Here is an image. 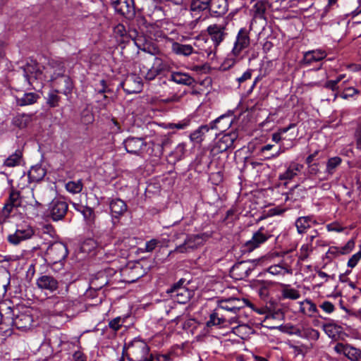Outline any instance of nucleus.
Instances as JSON below:
<instances>
[{"label": "nucleus", "instance_id": "nucleus-29", "mask_svg": "<svg viewBox=\"0 0 361 361\" xmlns=\"http://www.w3.org/2000/svg\"><path fill=\"white\" fill-rule=\"evenodd\" d=\"M300 312L309 317H314L318 312L316 305L310 300L306 299L299 302Z\"/></svg>", "mask_w": 361, "mask_h": 361}, {"label": "nucleus", "instance_id": "nucleus-64", "mask_svg": "<svg viewBox=\"0 0 361 361\" xmlns=\"http://www.w3.org/2000/svg\"><path fill=\"white\" fill-rule=\"evenodd\" d=\"M64 82L66 84V89L63 91V93L66 95H68L72 92L73 83L68 78H65Z\"/></svg>", "mask_w": 361, "mask_h": 361}, {"label": "nucleus", "instance_id": "nucleus-58", "mask_svg": "<svg viewBox=\"0 0 361 361\" xmlns=\"http://www.w3.org/2000/svg\"><path fill=\"white\" fill-rule=\"evenodd\" d=\"M328 231L334 232H342L344 231V228L337 222L329 224L326 226Z\"/></svg>", "mask_w": 361, "mask_h": 361}, {"label": "nucleus", "instance_id": "nucleus-3", "mask_svg": "<svg viewBox=\"0 0 361 361\" xmlns=\"http://www.w3.org/2000/svg\"><path fill=\"white\" fill-rule=\"evenodd\" d=\"M126 349L130 361H153L152 355L148 358L149 348L143 340L133 339L127 345Z\"/></svg>", "mask_w": 361, "mask_h": 361}, {"label": "nucleus", "instance_id": "nucleus-26", "mask_svg": "<svg viewBox=\"0 0 361 361\" xmlns=\"http://www.w3.org/2000/svg\"><path fill=\"white\" fill-rule=\"evenodd\" d=\"M326 56L327 54L324 50H311L304 54L303 61L305 64L310 65L314 62H317L324 59Z\"/></svg>", "mask_w": 361, "mask_h": 361}, {"label": "nucleus", "instance_id": "nucleus-54", "mask_svg": "<svg viewBox=\"0 0 361 361\" xmlns=\"http://www.w3.org/2000/svg\"><path fill=\"white\" fill-rule=\"evenodd\" d=\"M319 307L327 314L332 313L335 310L334 305L329 301L323 302Z\"/></svg>", "mask_w": 361, "mask_h": 361}, {"label": "nucleus", "instance_id": "nucleus-36", "mask_svg": "<svg viewBox=\"0 0 361 361\" xmlns=\"http://www.w3.org/2000/svg\"><path fill=\"white\" fill-rule=\"evenodd\" d=\"M267 8V2L258 1L252 6L251 12L255 18L264 19Z\"/></svg>", "mask_w": 361, "mask_h": 361}, {"label": "nucleus", "instance_id": "nucleus-34", "mask_svg": "<svg viewBox=\"0 0 361 361\" xmlns=\"http://www.w3.org/2000/svg\"><path fill=\"white\" fill-rule=\"evenodd\" d=\"M298 335L311 341H316L319 338V332L312 327H302L298 331Z\"/></svg>", "mask_w": 361, "mask_h": 361}, {"label": "nucleus", "instance_id": "nucleus-4", "mask_svg": "<svg viewBox=\"0 0 361 361\" xmlns=\"http://www.w3.org/2000/svg\"><path fill=\"white\" fill-rule=\"evenodd\" d=\"M25 82L28 86H32L35 80H39L41 82L46 81L43 67L36 61H30L21 68Z\"/></svg>", "mask_w": 361, "mask_h": 361}, {"label": "nucleus", "instance_id": "nucleus-45", "mask_svg": "<svg viewBox=\"0 0 361 361\" xmlns=\"http://www.w3.org/2000/svg\"><path fill=\"white\" fill-rule=\"evenodd\" d=\"M21 197L18 191L12 190L10 192L9 198L7 201V203L11 204L15 207H18L21 205Z\"/></svg>", "mask_w": 361, "mask_h": 361}, {"label": "nucleus", "instance_id": "nucleus-60", "mask_svg": "<svg viewBox=\"0 0 361 361\" xmlns=\"http://www.w3.org/2000/svg\"><path fill=\"white\" fill-rule=\"evenodd\" d=\"M190 126V120H183L178 123H173L171 125V128H176L178 130L185 129Z\"/></svg>", "mask_w": 361, "mask_h": 361}, {"label": "nucleus", "instance_id": "nucleus-17", "mask_svg": "<svg viewBox=\"0 0 361 361\" xmlns=\"http://www.w3.org/2000/svg\"><path fill=\"white\" fill-rule=\"evenodd\" d=\"M338 354H343L351 361H361V350L349 344L338 343L334 348Z\"/></svg>", "mask_w": 361, "mask_h": 361}, {"label": "nucleus", "instance_id": "nucleus-38", "mask_svg": "<svg viewBox=\"0 0 361 361\" xmlns=\"http://www.w3.org/2000/svg\"><path fill=\"white\" fill-rule=\"evenodd\" d=\"M281 286L282 287L281 295L283 298L290 300H297L300 298V293L298 290L290 288L289 285L283 283H281Z\"/></svg>", "mask_w": 361, "mask_h": 361}, {"label": "nucleus", "instance_id": "nucleus-49", "mask_svg": "<svg viewBox=\"0 0 361 361\" xmlns=\"http://www.w3.org/2000/svg\"><path fill=\"white\" fill-rule=\"evenodd\" d=\"M28 193L31 195V198L26 202V203L30 206L35 207H39L41 206V202L39 201H42V199H39V200H37L33 190H30L28 191Z\"/></svg>", "mask_w": 361, "mask_h": 361}, {"label": "nucleus", "instance_id": "nucleus-5", "mask_svg": "<svg viewBox=\"0 0 361 361\" xmlns=\"http://www.w3.org/2000/svg\"><path fill=\"white\" fill-rule=\"evenodd\" d=\"M238 137V133L236 130H232L229 133L219 135L214 141L211 153L215 156L226 152L233 147Z\"/></svg>", "mask_w": 361, "mask_h": 361}, {"label": "nucleus", "instance_id": "nucleus-46", "mask_svg": "<svg viewBox=\"0 0 361 361\" xmlns=\"http://www.w3.org/2000/svg\"><path fill=\"white\" fill-rule=\"evenodd\" d=\"M60 97L58 95V91H51L48 94L47 103L50 107H56L59 105Z\"/></svg>", "mask_w": 361, "mask_h": 361}, {"label": "nucleus", "instance_id": "nucleus-56", "mask_svg": "<svg viewBox=\"0 0 361 361\" xmlns=\"http://www.w3.org/2000/svg\"><path fill=\"white\" fill-rule=\"evenodd\" d=\"M336 328V326L332 324H326L323 326L324 331L331 338L335 337Z\"/></svg>", "mask_w": 361, "mask_h": 361}, {"label": "nucleus", "instance_id": "nucleus-15", "mask_svg": "<svg viewBox=\"0 0 361 361\" xmlns=\"http://www.w3.org/2000/svg\"><path fill=\"white\" fill-rule=\"evenodd\" d=\"M227 23L224 21L221 23H215L207 27V32L212 38L215 47H218L225 39L227 33L226 32V27Z\"/></svg>", "mask_w": 361, "mask_h": 361}, {"label": "nucleus", "instance_id": "nucleus-35", "mask_svg": "<svg viewBox=\"0 0 361 361\" xmlns=\"http://www.w3.org/2000/svg\"><path fill=\"white\" fill-rule=\"evenodd\" d=\"M268 273L273 276H283L286 274H292L293 270L289 267L283 266L282 264H274L270 266L267 269Z\"/></svg>", "mask_w": 361, "mask_h": 361}, {"label": "nucleus", "instance_id": "nucleus-24", "mask_svg": "<svg viewBox=\"0 0 361 361\" xmlns=\"http://www.w3.org/2000/svg\"><path fill=\"white\" fill-rule=\"evenodd\" d=\"M169 80L178 85L190 86L195 82V80L188 73L183 72H172L169 76Z\"/></svg>", "mask_w": 361, "mask_h": 361}, {"label": "nucleus", "instance_id": "nucleus-10", "mask_svg": "<svg viewBox=\"0 0 361 361\" xmlns=\"http://www.w3.org/2000/svg\"><path fill=\"white\" fill-rule=\"evenodd\" d=\"M34 233L35 231L30 225H18L15 233L8 235L7 240L11 244L17 245L22 241L31 238Z\"/></svg>", "mask_w": 361, "mask_h": 361}, {"label": "nucleus", "instance_id": "nucleus-2", "mask_svg": "<svg viewBox=\"0 0 361 361\" xmlns=\"http://www.w3.org/2000/svg\"><path fill=\"white\" fill-rule=\"evenodd\" d=\"M232 123V119L229 116L222 115L211 121L208 125H202L193 130L189 135L190 141L195 145H201L206 137V135L210 130L216 129L223 130L224 127H229Z\"/></svg>", "mask_w": 361, "mask_h": 361}, {"label": "nucleus", "instance_id": "nucleus-52", "mask_svg": "<svg viewBox=\"0 0 361 361\" xmlns=\"http://www.w3.org/2000/svg\"><path fill=\"white\" fill-rule=\"evenodd\" d=\"M140 271V265L135 266L133 269L130 271L129 274L132 276V279L130 281V282H135L143 275L140 271Z\"/></svg>", "mask_w": 361, "mask_h": 361}, {"label": "nucleus", "instance_id": "nucleus-6", "mask_svg": "<svg viewBox=\"0 0 361 361\" xmlns=\"http://www.w3.org/2000/svg\"><path fill=\"white\" fill-rule=\"evenodd\" d=\"M204 241L205 238L203 234L189 235L185 238L183 243L176 245L175 249L171 250L169 254H188L192 252L202 245Z\"/></svg>", "mask_w": 361, "mask_h": 361}, {"label": "nucleus", "instance_id": "nucleus-42", "mask_svg": "<svg viewBox=\"0 0 361 361\" xmlns=\"http://www.w3.org/2000/svg\"><path fill=\"white\" fill-rule=\"evenodd\" d=\"M82 187L83 185L81 180L68 181L66 184L67 191L73 194L80 192L82 190Z\"/></svg>", "mask_w": 361, "mask_h": 361}, {"label": "nucleus", "instance_id": "nucleus-50", "mask_svg": "<svg viewBox=\"0 0 361 361\" xmlns=\"http://www.w3.org/2000/svg\"><path fill=\"white\" fill-rule=\"evenodd\" d=\"M239 57H235L234 56H232V51H231V54L229 56L225 59L224 62V66L225 68H231L233 66L235 63L239 60Z\"/></svg>", "mask_w": 361, "mask_h": 361}, {"label": "nucleus", "instance_id": "nucleus-30", "mask_svg": "<svg viewBox=\"0 0 361 361\" xmlns=\"http://www.w3.org/2000/svg\"><path fill=\"white\" fill-rule=\"evenodd\" d=\"M209 11L216 16L225 14L228 11L226 0H211Z\"/></svg>", "mask_w": 361, "mask_h": 361}, {"label": "nucleus", "instance_id": "nucleus-61", "mask_svg": "<svg viewBox=\"0 0 361 361\" xmlns=\"http://www.w3.org/2000/svg\"><path fill=\"white\" fill-rule=\"evenodd\" d=\"M41 229L42 233L44 234H47L51 237H53L55 235V231L53 226L50 224L43 225Z\"/></svg>", "mask_w": 361, "mask_h": 361}, {"label": "nucleus", "instance_id": "nucleus-22", "mask_svg": "<svg viewBox=\"0 0 361 361\" xmlns=\"http://www.w3.org/2000/svg\"><path fill=\"white\" fill-rule=\"evenodd\" d=\"M112 5L116 11L123 16H129L134 13L133 0H113Z\"/></svg>", "mask_w": 361, "mask_h": 361}, {"label": "nucleus", "instance_id": "nucleus-14", "mask_svg": "<svg viewBox=\"0 0 361 361\" xmlns=\"http://www.w3.org/2000/svg\"><path fill=\"white\" fill-rule=\"evenodd\" d=\"M68 204L61 199H54L49 206V214L54 221L62 219L68 211Z\"/></svg>", "mask_w": 361, "mask_h": 361}, {"label": "nucleus", "instance_id": "nucleus-32", "mask_svg": "<svg viewBox=\"0 0 361 361\" xmlns=\"http://www.w3.org/2000/svg\"><path fill=\"white\" fill-rule=\"evenodd\" d=\"M171 49L177 55L188 56L194 52V49L190 44H183L173 42L171 45Z\"/></svg>", "mask_w": 361, "mask_h": 361}, {"label": "nucleus", "instance_id": "nucleus-21", "mask_svg": "<svg viewBox=\"0 0 361 361\" xmlns=\"http://www.w3.org/2000/svg\"><path fill=\"white\" fill-rule=\"evenodd\" d=\"M136 239L130 236L119 238L114 244L116 250L120 252V255H126V252L135 246Z\"/></svg>", "mask_w": 361, "mask_h": 361}, {"label": "nucleus", "instance_id": "nucleus-23", "mask_svg": "<svg viewBox=\"0 0 361 361\" xmlns=\"http://www.w3.org/2000/svg\"><path fill=\"white\" fill-rule=\"evenodd\" d=\"M251 271V264L249 262H240L232 267L231 273L236 279H243L249 276Z\"/></svg>", "mask_w": 361, "mask_h": 361}, {"label": "nucleus", "instance_id": "nucleus-44", "mask_svg": "<svg viewBox=\"0 0 361 361\" xmlns=\"http://www.w3.org/2000/svg\"><path fill=\"white\" fill-rule=\"evenodd\" d=\"M312 252V245L311 243H305L303 244L300 249L298 254V258L301 261H304L310 255V253Z\"/></svg>", "mask_w": 361, "mask_h": 361}, {"label": "nucleus", "instance_id": "nucleus-25", "mask_svg": "<svg viewBox=\"0 0 361 361\" xmlns=\"http://www.w3.org/2000/svg\"><path fill=\"white\" fill-rule=\"evenodd\" d=\"M227 317L223 314L217 307L210 314L209 320L207 322V326L211 327L212 326H226L228 324L226 322Z\"/></svg>", "mask_w": 361, "mask_h": 361}, {"label": "nucleus", "instance_id": "nucleus-59", "mask_svg": "<svg viewBox=\"0 0 361 361\" xmlns=\"http://www.w3.org/2000/svg\"><path fill=\"white\" fill-rule=\"evenodd\" d=\"M158 244V240L156 239H152L145 243V251L152 252Z\"/></svg>", "mask_w": 361, "mask_h": 361}, {"label": "nucleus", "instance_id": "nucleus-62", "mask_svg": "<svg viewBox=\"0 0 361 361\" xmlns=\"http://www.w3.org/2000/svg\"><path fill=\"white\" fill-rule=\"evenodd\" d=\"M216 49H217V47H215V45H214L213 48L209 47L208 49H204V53L207 54V56L209 60L212 61V60L215 59Z\"/></svg>", "mask_w": 361, "mask_h": 361}, {"label": "nucleus", "instance_id": "nucleus-27", "mask_svg": "<svg viewBox=\"0 0 361 361\" xmlns=\"http://www.w3.org/2000/svg\"><path fill=\"white\" fill-rule=\"evenodd\" d=\"M303 166L296 162H291L286 171L279 175L280 180H291L302 169Z\"/></svg>", "mask_w": 361, "mask_h": 361}, {"label": "nucleus", "instance_id": "nucleus-20", "mask_svg": "<svg viewBox=\"0 0 361 361\" xmlns=\"http://www.w3.org/2000/svg\"><path fill=\"white\" fill-rule=\"evenodd\" d=\"M355 247V240L351 239L348 240L346 244L341 247L331 246L329 248L326 252L327 258L336 257L341 255L349 254Z\"/></svg>", "mask_w": 361, "mask_h": 361}, {"label": "nucleus", "instance_id": "nucleus-9", "mask_svg": "<svg viewBox=\"0 0 361 361\" xmlns=\"http://www.w3.org/2000/svg\"><path fill=\"white\" fill-rule=\"evenodd\" d=\"M185 280L181 279L166 291L174 300L180 304L186 303L192 295L191 291L183 286Z\"/></svg>", "mask_w": 361, "mask_h": 361}, {"label": "nucleus", "instance_id": "nucleus-16", "mask_svg": "<svg viewBox=\"0 0 361 361\" xmlns=\"http://www.w3.org/2000/svg\"><path fill=\"white\" fill-rule=\"evenodd\" d=\"M124 146L128 153L142 155L147 152V143L142 138L128 137L124 141Z\"/></svg>", "mask_w": 361, "mask_h": 361}, {"label": "nucleus", "instance_id": "nucleus-37", "mask_svg": "<svg viewBox=\"0 0 361 361\" xmlns=\"http://www.w3.org/2000/svg\"><path fill=\"white\" fill-rule=\"evenodd\" d=\"M22 159L23 151L18 149L4 161V164L8 167H14L20 165Z\"/></svg>", "mask_w": 361, "mask_h": 361}, {"label": "nucleus", "instance_id": "nucleus-19", "mask_svg": "<svg viewBox=\"0 0 361 361\" xmlns=\"http://www.w3.org/2000/svg\"><path fill=\"white\" fill-rule=\"evenodd\" d=\"M113 223L115 224L127 211V205L121 199H114L109 204Z\"/></svg>", "mask_w": 361, "mask_h": 361}, {"label": "nucleus", "instance_id": "nucleus-28", "mask_svg": "<svg viewBox=\"0 0 361 361\" xmlns=\"http://www.w3.org/2000/svg\"><path fill=\"white\" fill-rule=\"evenodd\" d=\"M311 224H316L317 222L313 219L312 216H300L295 221V226L297 231L300 234H302L306 232L307 229L310 228Z\"/></svg>", "mask_w": 361, "mask_h": 361}, {"label": "nucleus", "instance_id": "nucleus-7", "mask_svg": "<svg viewBox=\"0 0 361 361\" xmlns=\"http://www.w3.org/2000/svg\"><path fill=\"white\" fill-rule=\"evenodd\" d=\"M13 325L21 331H27L34 326V319L32 312L28 309L18 312L14 314Z\"/></svg>", "mask_w": 361, "mask_h": 361}, {"label": "nucleus", "instance_id": "nucleus-18", "mask_svg": "<svg viewBox=\"0 0 361 361\" xmlns=\"http://www.w3.org/2000/svg\"><path fill=\"white\" fill-rule=\"evenodd\" d=\"M36 285L42 291L51 293L59 288V281L51 275H41L36 280Z\"/></svg>", "mask_w": 361, "mask_h": 361}, {"label": "nucleus", "instance_id": "nucleus-63", "mask_svg": "<svg viewBox=\"0 0 361 361\" xmlns=\"http://www.w3.org/2000/svg\"><path fill=\"white\" fill-rule=\"evenodd\" d=\"M252 77V70L248 69L240 77L237 78L238 82L239 84L250 79Z\"/></svg>", "mask_w": 361, "mask_h": 361}, {"label": "nucleus", "instance_id": "nucleus-33", "mask_svg": "<svg viewBox=\"0 0 361 361\" xmlns=\"http://www.w3.org/2000/svg\"><path fill=\"white\" fill-rule=\"evenodd\" d=\"M46 170L41 165H35L31 167L28 171L30 182H38L44 178Z\"/></svg>", "mask_w": 361, "mask_h": 361}, {"label": "nucleus", "instance_id": "nucleus-13", "mask_svg": "<svg viewBox=\"0 0 361 361\" xmlns=\"http://www.w3.org/2000/svg\"><path fill=\"white\" fill-rule=\"evenodd\" d=\"M270 237L271 235L264 228L260 227L257 231L253 233L252 238L244 244L245 250L247 252L253 251L264 243Z\"/></svg>", "mask_w": 361, "mask_h": 361}, {"label": "nucleus", "instance_id": "nucleus-41", "mask_svg": "<svg viewBox=\"0 0 361 361\" xmlns=\"http://www.w3.org/2000/svg\"><path fill=\"white\" fill-rule=\"evenodd\" d=\"M31 119L30 115L19 114L13 118V123L19 128H24L30 123Z\"/></svg>", "mask_w": 361, "mask_h": 361}, {"label": "nucleus", "instance_id": "nucleus-11", "mask_svg": "<svg viewBox=\"0 0 361 361\" xmlns=\"http://www.w3.org/2000/svg\"><path fill=\"white\" fill-rule=\"evenodd\" d=\"M68 255V250L65 244L56 242L51 244L47 250V256L49 261L56 264L65 259Z\"/></svg>", "mask_w": 361, "mask_h": 361}, {"label": "nucleus", "instance_id": "nucleus-57", "mask_svg": "<svg viewBox=\"0 0 361 361\" xmlns=\"http://www.w3.org/2000/svg\"><path fill=\"white\" fill-rule=\"evenodd\" d=\"M358 93V90L354 87H347L344 88L343 92L341 94V97L343 99H347L350 97H353V95Z\"/></svg>", "mask_w": 361, "mask_h": 361}, {"label": "nucleus", "instance_id": "nucleus-43", "mask_svg": "<svg viewBox=\"0 0 361 361\" xmlns=\"http://www.w3.org/2000/svg\"><path fill=\"white\" fill-rule=\"evenodd\" d=\"M216 307L221 312L228 311L233 314L235 313V312H234L235 307H233V305L232 298H228L226 300H220L219 302Z\"/></svg>", "mask_w": 361, "mask_h": 361}, {"label": "nucleus", "instance_id": "nucleus-8", "mask_svg": "<svg viewBox=\"0 0 361 361\" xmlns=\"http://www.w3.org/2000/svg\"><path fill=\"white\" fill-rule=\"evenodd\" d=\"M251 29V27L250 29L242 27L238 30L232 49V56L239 57L242 51L249 47L250 44V32Z\"/></svg>", "mask_w": 361, "mask_h": 361}, {"label": "nucleus", "instance_id": "nucleus-51", "mask_svg": "<svg viewBox=\"0 0 361 361\" xmlns=\"http://www.w3.org/2000/svg\"><path fill=\"white\" fill-rule=\"evenodd\" d=\"M223 314H224V315H226L228 318L227 319H226V322L227 324H233V323H236L237 322V320H238V312H235V313H231V312H229L228 311H226V312H223Z\"/></svg>", "mask_w": 361, "mask_h": 361}, {"label": "nucleus", "instance_id": "nucleus-31", "mask_svg": "<svg viewBox=\"0 0 361 361\" xmlns=\"http://www.w3.org/2000/svg\"><path fill=\"white\" fill-rule=\"evenodd\" d=\"M342 162L341 158L339 157H334L329 158L326 161V170H325V177L322 179L327 180L329 177L332 176V175L335 173L336 169L341 165Z\"/></svg>", "mask_w": 361, "mask_h": 361}, {"label": "nucleus", "instance_id": "nucleus-48", "mask_svg": "<svg viewBox=\"0 0 361 361\" xmlns=\"http://www.w3.org/2000/svg\"><path fill=\"white\" fill-rule=\"evenodd\" d=\"M82 213L84 218L88 223L93 222L94 219V212L92 208L85 207L83 209Z\"/></svg>", "mask_w": 361, "mask_h": 361}, {"label": "nucleus", "instance_id": "nucleus-1", "mask_svg": "<svg viewBox=\"0 0 361 361\" xmlns=\"http://www.w3.org/2000/svg\"><path fill=\"white\" fill-rule=\"evenodd\" d=\"M166 68V65L161 59L155 57L152 65L147 64L145 61L139 63V75L130 74L122 82V87L128 94L139 93L143 87L142 78L147 80H154Z\"/></svg>", "mask_w": 361, "mask_h": 361}, {"label": "nucleus", "instance_id": "nucleus-12", "mask_svg": "<svg viewBox=\"0 0 361 361\" xmlns=\"http://www.w3.org/2000/svg\"><path fill=\"white\" fill-rule=\"evenodd\" d=\"M43 70L44 71L45 80L49 82L63 75L65 67L62 61L52 59L49 61L47 66L43 67Z\"/></svg>", "mask_w": 361, "mask_h": 361}, {"label": "nucleus", "instance_id": "nucleus-39", "mask_svg": "<svg viewBox=\"0 0 361 361\" xmlns=\"http://www.w3.org/2000/svg\"><path fill=\"white\" fill-rule=\"evenodd\" d=\"M211 0H192L190 5V10L192 12L200 13L209 9Z\"/></svg>", "mask_w": 361, "mask_h": 361}, {"label": "nucleus", "instance_id": "nucleus-40", "mask_svg": "<svg viewBox=\"0 0 361 361\" xmlns=\"http://www.w3.org/2000/svg\"><path fill=\"white\" fill-rule=\"evenodd\" d=\"M38 95L34 92L25 93L20 98H17V104L20 106L30 105L35 103L38 99Z\"/></svg>", "mask_w": 361, "mask_h": 361}, {"label": "nucleus", "instance_id": "nucleus-53", "mask_svg": "<svg viewBox=\"0 0 361 361\" xmlns=\"http://www.w3.org/2000/svg\"><path fill=\"white\" fill-rule=\"evenodd\" d=\"M232 298V301H233V307H235L234 312H239V311L245 307V300H240V299L235 298Z\"/></svg>", "mask_w": 361, "mask_h": 361}, {"label": "nucleus", "instance_id": "nucleus-55", "mask_svg": "<svg viewBox=\"0 0 361 361\" xmlns=\"http://www.w3.org/2000/svg\"><path fill=\"white\" fill-rule=\"evenodd\" d=\"M122 323L123 322L121 318L120 317H118L111 320L109 323V326L113 330L118 331L122 326Z\"/></svg>", "mask_w": 361, "mask_h": 361}, {"label": "nucleus", "instance_id": "nucleus-47", "mask_svg": "<svg viewBox=\"0 0 361 361\" xmlns=\"http://www.w3.org/2000/svg\"><path fill=\"white\" fill-rule=\"evenodd\" d=\"M14 207L7 202L4 204L0 212V223H4L9 217Z\"/></svg>", "mask_w": 361, "mask_h": 361}]
</instances>
